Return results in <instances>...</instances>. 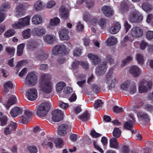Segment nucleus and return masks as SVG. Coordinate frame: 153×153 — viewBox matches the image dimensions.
<instances>
[{
    "label": "nucleus",
    "mask_w": 153,
    "mask_h": 153,
    "mask_svg": "<svg viewBox=\"0 0 153 153\" xmlns=\"http://www.w3.org/2000/svg\"><path fill=\"white\" fill-rule=\"evenodd\" d=\"M113 71L112 69H110L104 79V82L107 84V88L109 90L114 88L117 82L115 75L113 72Z\"/></svg>",
    "instance_id": "f257e3e1"
},
{
    "label": "nucleus",
    "mask_w": 153,
    "mask_h": 153,
    "mask_svg": "<svg viewBox=\"0 0 153 153\" xmlns=\"http://www.w3.org/2000/svg\"><path fill=\"white\" fill-rule=\"evenodd\" d=\"M43 80L42 82L41 88L42 91L46 94L50 93L52 90V87L50 82L48 75L45 74L42 76Z\"/></svg>",
    "instance_id": "f03ea898"
},
{
    "label": "nucleus",
    "mask_w": 153,
    "mask_h": 153,
    "mask_svg": "<svg viewBox=\"0 0 153 153\" xmlns=\"http://www.w3.org/2000/svg\"><path fill=\"white\" fill-rule=\"evenodd\" d=\"M152 83L151 81L143 79L139 82L138 91L140 93H146L150 90L152 87Z\"/></svg>",
    "instance_id": "7ed1b4c3"
},
{
    "label": "nucleus",
    "mask_w": 153,
    "mask_h": 153,
    "mask_svg": "<svg viewBox=\"0 0 153 153\" xmlns=\"http://www.w3.org/2000/svg\"><path fill=\"white\" fill-rule=\"evenodd\" d=\"M50 109V105L48 102H44L38 107L36 112L37 115L40 117L46 116Z\"/></svg>",
    "instance_id": "20e7f679"
},
{
    "label": "nucleus",
    "mask_w": 153,
    "mask_h": 153,
    "mask_svg": "<svg viewBox=\"0 0 153 153\" xmlns=\"http://www.w3.org/2000/svg\"><path fill=\"white\" fill-rule=\"evenodd\" d=\"M143 17L139 12L135 10L131 12L129 17V20L133 23H139L142 20Z\"/></svg>",
    "instance_id": "39448f33"
},
{
    "label": "nucleus",
    "mask_w": 153,
    "mask_h": 153,
    "mask_svg": "<svg viewBox=\"0 0 153 153\" xmlns=\"http://www.w3.org/2000/svg\"><path fill=\"white\" fill-rule=\"evenodd\" d=\"M37 81V76L34 73H28L25 80V84L30 86H34Z\"/></svg>",
    "instance_id": "423d86ee"
},
{
    "label": "nucleus",
    "mask_w": 153,
    "mask_h": 153,
    "mask_svg": "<svg viewBox=\"0 0 153 153\" xmlns=\"http://www.w3.org/2000/svg\"><path fill=\"white\" fill-rule=\"evenodd\" d=\"M49 57V54L43 49H40L37 51L35 54V57L37 60L45 61Z\"/></svg>",
    "instance_id": "0eeeda50"
},
{
    "label": "nucleus",
    "mask_w": 153,
    "mask_h": 153,
    "mask_svg": "<svg viewBox=\"0 0 153 153\" xmlns=\"http://www.w3.org/2000/svg\"><path fill=\"white\" fill-rule=\"evenodd\" d=\"M33 114L29 109L25 110L24 114L22 116L20 120V122L24 124H27L31 120V117Z\"/></svg>",
    "instance_id": "6e6552de"
},
{
    "label": "nucleus",
    "mask_w": 153,
    "mask_h": 153,
    "mask_svg": "<svg viewBox=\"0 0 153 153\" xmlns=\"http://www.w3.org/2000/svg\"><path fill=\"white\" fill-rule=\"evenodd\" d=\"M71 128V126L68 123H65L60 125L58 128V133L61 136H64L67 133V130Z\"/></svg>",
    "instance_id": "1a4fd4ad"
},
{
    "label": "nucleus",
    "mask_w": 153,
    "mask_h": 153,
    "mask_svg": "<svg viewBox=\"0 0 153 153\" xmlns=\"http://www.w3.org/2000/svg\"><path fill=\"white\" fill-rule=\"evenodd\" d=\"M52 120L55 122H59L63 118V113L61 110L56 109L52 112Z\"/></svg>",
    "instance_id": "9d476101"
},
{
    "label": "nucleus",
    "mask_w": 153,
    "mask_h": 153,
    "mask_svg": "<svg viewBox=\"0 0 153 153\" xmlns=\"http://www.w3.org/2000/svg\"><path fill=\"white\" fill-rule=\"evenodd\" d=\"M143 30L139 27H135L131 29L130 35L133 37H140L143 35Z\"/></svg>",
    "instance_id": "9b49d317"
},
{
    "label": "nucleus",
    "mask_w": 153,
    "mask_h": 153,
    "mask_svg": "<svg viewBox=\"0 0 153 153\" xmlns=\"http://www.w3.org/2000/svg\"><path fill=\"white\" fill-rule=\"evenodd\" d=\"M69 33V30L67 28H64L60 30L59 34L60 39L62 41L68 40L70 39Z\"/></svg>",
    "instance_id": "f8f14e48"
},
{
    "label": "nucleus",
    "mask_w": 153,
    "mask_h": 153,
    "mask_svg": "<svg viewBox=\"0 0 153 153\" xmlns=\"http://www.w3.org/2000/svg\"><path fill=\"white\" fill-rule=\"evenodd\" d=\"M66 47L64 45H57L55 46L52 50L53 54L57 55L65 53Z\"/></svg>",
    "instance_id": "ddd939ff"
},
{
    "label": "nucleus",
    "mask_w": 153,
    "mask_h": 153,
    "mask_svg": "<svg viewBox=\"0 0 153 153\" xmlns=\"http://www.w3.org/2000/svg\"><path fill=\"white\" fill-rule=\"evenodd\" d=\"M107 68V63L102 62L100 64L96 69V73L98 76H100L104 74Z\"/></svg>",
    "instance_id": "4468645a"
},
{
    "label": "nucleus",
    "mask_w": 153,
    "mask_h": 153,
    "mask_svg": "<svg viewBox=\"0 0 153 153\" xmlns=\"http://www.w3.org/2000/svg\"><path fill=\"white\" fill-rule=\"evenodd\" d=\"M27 98L31 101L35 100L37 97V90L35 88H31L27 92Z\"/></svg>",
    "instance_id": "2eb2a0df"
},
{
    "label": "nucleus",
    "mask_w": 153,
    "mask_h": 153,
    "mask_svg": "<svg viewBox=\"0 0 153 153\" xmlns=\"http://www.w3.org/2000/svg\"><path fill=\"white\" fill-rule=\"evenodd\" d=\"M102 11L105 16L107 17L112 16L114 14L112 8L109 6H103L102 8Z\"/></svg>",
    "instance_id": "dca6fc26"
},
{
    "label": "nucleus",
    "mask_w": 153,
    "mask_h": 153,
    "mask_svg": "<svg viewBox=\"0 0 153 153\" xmlns=\"http://www.w3.org/2000/svg\"><path fill=\"white\" fill-rule=\"evenodd\" d=\"M129 71L132 76L135 77H138L140 74L139 68L136 65H133L130 67Z\"/></svg>",
    "instance_id": "f3484780"
},
{
    "label": "nucleus",
    "mask_w": 153,
    "mask_h": 153,
    "mask_svg": "<svg viewBox=\"0 0 153 153\" xmlns=\"http://www.w3.org/2000/svg\"><path fill=\"white\" fill-rule=\"evenodd\" d=\"M25 6L22 4H19L16 7L15 12L16 16L17 18L22 16L25 13Z\"/></svg>",
    "instance_id": "a211bd4d"
},
{
    "label": "nucleus",
    "mask_w": 153,
    "mask_h": 153,
    "mask_svg": "<svg viewBox=\"0 0 153 153\" xmlns=\"http://www.w3.org/2000/svg\"><path fill=\"white\" fill-rule=\"evenodd\" d=\"M88 56L90 59L92 64L96 65L98 64L100 61V59L97 55L92 53H89Z\"/></svg>",
    "instance_id": "6ab92c4d"
},
{
    "label": "nucleus",
    "mask_w": 153,
    "mask_h": 153,
    "mask_svg": "<svg viewBox=\"0 0 153 153\" xmlns=\"http://www.w3.org/2000/svg\"><path fill=\"white\" fill-rule=\"evenodd\" d=\"M33 32L35 35L41 36L45 34L46 32L45 29L40 27H36L33 30Z\"/></svg>",
    "instance_id": "aec40b11"
},
{
    "label": "nucleus",
    "mask_w": 153,
    "mask_h": 153,
    "mask_svg": "<svg viewBox=\"0 0 153 153\" xmlns=\"http://www.w3.org/2000/svg\"><path fill=\"white\" fill-rule=\"evenodd\" d=\"M16 102V98L13 95H11L8 101L4 104L6 109H9L10 107L14 104Z\"/></svg>",
    "instance_id": "412c9836"
},
{
    "label": "nucleus",
    "mask_w": 153,
    "mask_h": 153,
    "mask_svg": "<svg viewBox=\"0 0 153 153\" xmlns=\"http://www.w3.org/2000/svg\"><path fill=\"white\" fill-rule=\"evenodd\" d=\"M60 15L62 18L64 19H67L69 17V12L67 9L63 6L61 7L60 9Z\"/></svg>",
    "instance_id": "4be33fe9"
},
{
    "label": "nucleus",
    "mask_w": 153,
    "mask_h": 153,
    "mask_svg": "<svg viewBox=\"0 0 153 153\" xmlns=\"http://www.w3.org/2000/svg\"><path fill=\"white\" fill-rule=\"evenodd\" d=\"M134 125V121L129 120L125 122L124 123V127L126 129L131 131L132 133L134 132L133 126Z\"/></svg>",
    "instance_id": "5701e85b"
},
{
    "label": "nucleus",
    "mask_w": 153,
    "mask_h": 153,
    "mask_svg": "<svg viewBox=\"0 0 153 153\" xmlns=\"http://www.w3.org/2000/svg\"><path fill=\"white\" fill-rule=\"evenodd\" d=\"M55 37L53 35H46L43 36V39L45 42L49 45L52 44Z\"/></svg>",
    "instance_id": "b1692460"
},
{
    "label": "nucleus",
    "mask_w": 153,
    "mask_h": 153,
    "mask_svg": "<svg viewBox=\"0 0 153 153\" xmlns=\"http://www.w3.org/2000/svg\"><path fill=\"white\" fill-rule=\"evenodd\" d=\"M33 7L36 10L40 11L44 9L45 7V5L42 1L41 0H38L35 2Z\"/></svg>",
    "instance_id": "393cba45"
},
{
    "label": "nucleus",
    "mask_w": 153,
    "mask_h": 153,
    "mask_svg": "<svg viewBox=\"0 0 153 153\" xmlns=\"http://www.w3.org/2000/svg\"><path fill=\"white\" fill-rule=\"evenodd\" d=\"M22 112V110L20 108L15 107L11 110L10 114L12 117H15L18 116L19 114H21Z\"/></svg>",
    "instance_id": "a878e982"
},
{
    "label": "nucleus",
    "mask_w": 153,
    "mask_h": 153,
    "mask_svg": "<svg viewBox=\"0 0 153 153\" xmlns=\"http://www.w3.org/2000/svg\"><path fill=\"white\" fill-rule=\"evenodd\" d=\"M120 28V24L119 22H117L114 27L110 28L109 30L111 33L113 34H116L119 31Z\"/></svg>",
    "instance_id": "bb28decb"
},
{
    "label": "nucleus",
    "mask_w": 153,
    "mask_h": 153,
    "mask_svg": "<svg viewBox=\"0 0 153 153\" xmlns=\"http://www.w3.org/2000/svg\"><path fill=\"white\" fill-rule=\"evenodd\" d=\"M13 88V84L10 81L5 82L3 88L4 91L6 93H7L9 91Z\"/></svg>",
    "instance_id": "cd10ccee"
},
{
    "label": "nucleus",
    "mask_w": 153,
    "mask_h": 153,
    "mask_svg": "<svg viewBox=\"0 0 153 153\" xmlns=\"http://www.w3.org/2000/svg\"><path fill=\"white\" fill-rule=\"evenodd\" d=\"M90 115L88 111H85L82 114L79 116L78 118L83 122H85L90 119Z\"/></svg>",
    "instance_id": "c85d7f7f"
},
{
    "label": "nucleus",
    "mask_w": 153,
    "mask_h": 153,
    "mask_svg": "<svg viewBox=\"0 0 153 153\" xmlns=\"http://www.w3.org/2000/svg\"><path fill=\"white\" fill-rule=\"evenodd\" d=\"M33 23L34 24H39L41 23L42 21V17L39 15H34L32 19Z\"/></svg>",
    "instance_id": "c756f323"
},
{
    "label": "nucleus",
    "mask_w": 153,
    "mask_h": 153,
    "mask_svg": "<svg viewBox=\"0 0 153 153\" xmlns=\"http://www.w3.org/2000/svg\"><path fill=\"white\" fill-rule=\"evenodd\" d=\"M110 146L112 148L115 149L118 148L119 144L116 138H112L109 140Z\"/></svg>",
    "instance_id": "7c9ffc66"
},
{
    "label": "nucleus",
    "mask_w": 153,
    "mask_h": 153,
    "mask_svg": "<svg viewBox=\"0 0 153 153\" xmlns=\"http://www.w3.org/2000/svg\"><path fill=\"white\" fill-rule=\"evenodd\" d=\"M107 19L104 18H101L98 21V23L101 29H104L106 28L107 26Z\"/></svg>",
    "instance_id": "2f4dec72"
},
{
    "label": "nucleus",
    "mask_w": 153,
    "mask_h": 153,
    "mask_svg": "<svg viewBox=\"0 0 153 153\" xmlns=\"http://www.w3.org/2000/svg\"><path fill=\"white\" fill-rule=\"evenodd\" d=\"M137 116L138 118H140L145 120L148 123L150 119L148 117L147 114L145 113L142 112H139L137 114Z\"/></svg>",
    "instance_id": "473e14b6"
},
{
    "label": "nucleus",
    "mask_w": 153,
    "mask_h": 153,
    "mask_svg": "<svg viewBox=\"0 0 153 153\" xmlns=\"http://www.w3.org/2000/svg\"><path fill=\"white\" fill-rule=\"evenodd\" d=\"M130 83L131 81L129 80L123 82L120 85L121 90L124 91H127L130 86Z\"/></svg>",
    "instance_id": "72a5a7b5"
},
{
    "label": "nucleus",
    "mask_w": 153,
    "mask_h": 153,
    "mask_svg": "<svg viewBox=\"0 0 153 153\" xmlns=\"http://www.w3.org/2000/svg\"><path fill=\"white\" fill-rule=\"evenodd\" d=\"M136 59L138 63L140 65H143L144 63V58L143 56L140 53H138L136 55Z\"/></svg>",
    "instance_id": "f704fd0d"
},
{
    "label": "nucleus",
    "mask_w": 153,
    "mask_h": 153,
    "mask_svg": "<svg viewBox=\"0 0 153 153\" xmlns=\"http://www.w3.org/2000/svg\"><path fill=\"white\" fill-rule=\"evenodd\" d=\"M24 43H22L19 45L17 48V54L18 56H21L23 54V50L25 46Z\"/></svg>",
    "instance_id": "c9c22d12"
},
{
    "label": "nucleus",
    "mask_w": 153,
    "mask_h": 153,
    "mask_svg": "<svg viewBox=\"0 0 153 153\" xmlns=\"http://www.w3.org/2000/svg\"><path fill=\"white\" fill-rule=\"evenodd\" d=\"M117 42V38L114 36L110 37L107 40V44L112 46L115 45Z\"/></svg>",
    "instance_id": "e433bc0d"
},
{
    "label": "nucleus",
    "mask_w": 153,
    "mask_h": 153,
    "mask_svg": "<svg viewBox=\"0 0 153 153\" xmlns=\"http://www.w3.org/2000/svg\"><path fill=\"white\" fill-rule=\"evenodd\" d=\"M55 143L56 147L58 148H62L63 145V141L62 139L61 138H57L55 140Z\"/></svg>",
    "instance_id": "4c0bfd02"
},
{
    "label": "nucleus",
    "mask_w": 153,
    "mask_h": 153,
    "mask_svg": "<svg viewBox=\"0 0 153 153\" xmlns=\"http://www.w3.org/2000/svg\"><path fill=\"white\" fill-rule=\"evenodd\" d=\"M30 17L27 16L23 18L20 19V21L22 24L23 27L28 25L29 24Z\"/></svg>",
    "instance_id": "58836bf2"
},
{
    "label": "nucleus",
    "mask_w": 153,
    "mask_h": 153,
    "mask_svg": "<svg viewBox=\"0 0 153 153\" xmlns=\"http://www.w3.org/2000/svg\"><path fill=\"white\" fill-rule=\"evenodd\" d=\"M65 86L66 84L65 83L62 81L59 82L56 84V91L57 92L61 91Z\"/></svg>",
    "instance_id": "ea45409f"
},
{
    "label": "nucleus",
    "mask_w": 153,
    "mask_h": 153,
    "mask_svg": "<svg viewBox=\"0 0 153 153\" xmlns=\"http://www.w3.org/2000/svg\"><path fill=\"white\" fill-rule=\"evenodd\" d=\"M10 6L9 4L7 2L2 4L0 6V10L1 11L5 12L9 9Z\"/></svg>",
    "instance_id": "a19ab883"
},
{
    "label": "nucleus",
    "mask_w": 153,
    "mask_h": 153,
    "mask_svg": "<svg viewBox=\"0 0 153 153\" xmlns=\"http://www.w3.org/2000/svg\"><path fill=\"white\" fill-rule=\"evenodd\" d=\"M152 6L148 4V3H143L142 5V9L145 11H149L152 8Z\"/></svg>",
    "instance_id": "79ce46f5"
},
{
    "label": "nucleus",
    "mask_w": 153,
    "mask_h": 153,
    "mask_svg": "<svg viewBox=\"0 0 153 153\" xmlns=\"http://www.w3.org/2000/svg\"><path fill=\"white\" fill-rule=\"evenodd\" d=\"M60 22V19L57 17H55L51 19L50 24L52 26H56L59 24Z\"/></svg>",
    "instance_id": "37998d69"
},
{
    "label": "nucleus",
    "mask_w": 153,
    "mask_h": 153,
    "mask_svg": "<svg viewBox=\"0 0 153 153\" xmlns=\"http://www.w3.org/2000/svg\"><path fill=\"white\" fill-rule=\"evenodd\" d=\"M30 29L29 28L25 30L22 32V36L25 39L29 38L31 36Z\"/></svg>",
    "instance_id": "c03bdc74"
},
{
    "label": "nucleus",
    "mask_w": 153,
    "mask_h": 153,
    "mask_svg": "<svg viewBox=\"0 0 153 153\" xmlns=\"http://www.w3.org/2000/svg\"><path fill=\"white\" fill-rule=\"evenodd\" d=\"M133 59V57L131 56H128L126 57L122 62V65L125 66L126 64L128 63Z\"/></svg>",
    "instance_id": "a18cd8bd"
},
{
    "label": "nucleus",
    "mask_w": 153,
    "mask_h": 153,
    "mask_svg": "<svg viewBox=\"0 0 153 153\" xmlns=\"http://www.w3.org/2000/svg\"><path fill=\"white\" fill-rule=\"evenodd\" d=\"M121 134V131L118 128H115L114 129L113 132V136L117 137H119Z\"/></svg>",
    "instance_id": "49530a36"
},
{
    "label": "nucleus",
    "mask_w": 153,
    "mask_h": 153,
    "mask_svg": "<svg viewBox=\"0 0 153 153\" xmlns=\"http://www.w3.org/2000/svg\"><path fill=\"white\" fill-rule=\"evenodd\" d=\"M17 126V124L16 123L12 122L10 124L7 126L9 127L10 129L13 132L16 130Z\"/></svg>",
    "instance_id": "de8ad7c7"
},
{
    "label": "nucleus",
    "mask_w": 153,
    "mask_h": 153,
    "mask_svg": "<svg viewBox=\"0 0 153 153\" xmlns=\"http://www.w3.org/2000/svg\"><path fill=\"white\" fill-rule=\"evenodd\" d=\"M17 126V124L16 123L12 122L10 124L7 126L9 127L10 129L13 132L16 130Z\"/></svg>",
    "instance_id": "09e8293b"
},
{
    "label": "nucleus",
    "mask_w": 153,
    "mask_h": 153,
    "mask_svg": "<svg viewBox=\"0 0 153 153\" xmlns=\"http://www.w3.org/2000/svg\"><path fill=\"white\" fill-rule=\"evenodd\" d=\"M15 33V31L13 30L10 29L4 33V36L7 37H9L14 35Z\"/></svg>",
    "instance_id": "8fccbe9b"
},
{
    "label": "nucleus",
    "mask_w": 153,
    "mask_h": 153,
    "mask_svg": "<svg viewBox=\"0 0 153 153\" xmlns=\"http://www.w3.org/2000/svg\"><path fill=\"white\" fill-rule=\"evenodd\" d=\"M1 125L2 126H5L7 124V118L6 116H2L0 118Z\"/></svg>",
    "instance_id": "3c124183"
},
{
    "label": "nucleus",
    "mask_w": 153,
    "mask_h": 153,
    "mask_svg": "<svg viewBox=\"0 0 153 153\" xmlns=\"http://www.w3.org/2000/svg\"><path fill=\"white\" fill-rule=\"evenodd\" d=\"M6 50L8 53L13 55L14 53L15 49L13 47H8L6 48Z\"/></svg>",
    "instance_id": "603ef678"
},
{
    "label": "nucleus",
    "mask_w": 153,
    "mask_h": 153,
    "mask_svg": "<svg viewBox=\"0 0 153 153\" xmlns=\"http://www.w3.org/2000/svg\"><path fill=\"white\" fill-rule=\"evenodd\" d=\"M85 4L87 7L89 9L92 8L94 6V3L91 0H86Z\"/></svg>",
    "instance_id": "864d4df0"
},
{
    "label": "nucleus",
    "mask_w": 153,
    "mask_h": 153,
    "mask_svg": "<svg viewBox=\"0 0 153 153\" xmlns=\"http://www.w3.org/2000/svg\"><path fill=\"white\" fill-rule=\"evenodd\" d=\"M13 27L16 29H20L23 27V26L21 22L20 21V19L18 22L15 23L13 25Z\"/></svg>",
    "instance_id": "5fc2aeb1"
},
{
    "label": "nucleus",
    "mask_w": 153,
    "mask_h": 153,
    "mask_svg": "<svg viewBox=\"0 0 153 153\" xmlns=\"http://www.w3.org/2000/svg\"><path fill=\"white\" fill-rule=\"evenodd\" d=\"M146 38L149 40L153 39V31L149 30L147 31L146 34Z\"/></svg>",
    "instance_id": "6e6d98bb"
},
{
    "label": "nucleus",
    "mask_w": 153,
    "mask_h": 153,
    "mask_svg": "<svg viewBox=\"0 0 153 153\" xmlns=\"http://www.w3.org/2000/svg\"><path fill=\"white\" fill-rule=\"evenodd\" d=\"M58 105L60 107L64 109L67 108L68 106V105L67 103H64L62 101L58 102Z\"/></svg>",
    "instance_id": "4d7b16f0"
},
{
    "label": "nucleus",
    "mask_w": 153,
    "mask_h": 153,
    "mask_svg": "<svg viewBox=\"0 0 153 153\" xmlns=\"http://www.w3.org/2000/svg\"><path fill=\"white\" fill-rule=\"evenodd\" d=\"M106 60L107 62L109 63L110 65L115 63L114 59L111 55H107L106 58Z\"/></svg>",
    "instance_id": "13d9d810"
},
{
    "label": "nucleus",
    "mask_w": 153,
    "mask_h": 153,
    "mask_svg": "<svg viewBox=\"0 0 153 153\" xmlns=\"http://www.w3.org/2000/svg\"><path fill=\"white\" fill-rule=\"evenodd\" d=\"M65 61V59L63 57H59L57 59L56 64L58 65L62 64L64 63Z\"/></svg>",
    "instance_id": "bf43d9fd"
},
{
    "label": "nucleus",
    "mask_w": 153,
    "mask_h": 153,
    "mask_svg": "<svg viewBox=\"0 0 153 153\" xmlns=\"http://www.w3.org/2000/svg\"><path fill=\"white\" fill-rule=\"evenodd\" d=\"M103 104L102 101L99 100H97L95 101L94 106L95 108H97L98 107L102 106Z\"/></svg>",
    "instance_id": "052dcab7"
},
{
    "label": "nucleus",
    "mask_w": 153,
    "mask_h": 153,
    "mask_svg": "<svg viewBox=\"0 0 153 153\" xmlns=\"http://www.w3.org/2000/svg\"><path fill=\"white\" fill-rule=\"evenodd\" d=\"M91 16V15L88 12H85L83 15V19L85 21H88L90 19Z\"/></svg>",
    "instance_id": "680f3d73"
},
{
    "label": "nucleus",
    "mask_w": 153,
    "mask_h": 153,
    "mask_svg": "<svg viewBox=\"0 0 153 153\" xmlns=\"http://www.w3.org/2000/svg\"><path fill=\"white\" fill-rule=\"evenodd\" d=\"M28 149L30 153H36L37 151V148L34 146H29Z\"/></svg>",
    "instance_id": "e2e57ef3"
},
{
    "label": "nucleus",
    "mask_w": 153,
    "mask_h": 153,
    "mask_svg": "<svg viewBox=\"0 0 153 153\" xmlns=\"http://www.w3.org/2000/svg\"><path fill=\"white\" fill-rule=\"evenodd\" d=\"M91 89L94 93L97 94L98 91L100 90L99 87L95 85H91Z\"/></svg>",
    "instance_id": "0e129e2a"
},
{
    "label": "nucleus",
    "mask_w": 153,
    "mask_h": 153,
    "mask_svg": "<svg viewBox=\"0 0 153 153\" xmlns=\"http://www.w3.org/2000/svg\"><path fill=\"white\" fill-rule=\"evenodd\" d=\"M91 135L94 138H97L101 136V134L96 132L94 130L91 131Z\"/></svg>",
    "instance_id": "69168bd1"
},
{
    "label": "nucleus",
    "mask_w": 153,
    "mask_h": 153,
    "mask_svg": "<svg viewBox=\"0 0 153 153\" xmlns=\"http://www.w3.org/2000/svg\"><path fill=\"white\" fill-rule=\"evenodd\" d=\"M82 53L81 50L78 48L76 49L74 51V55L76 56H80Z\"/></svg>",
    "instance_id": "338daca9"
},
{
    "label": "nucleus",
    "mask_w": 153,
    "mask_h": 153,
    "mask_svg": "<svg viewBox=\"0 0 153 153\" xmlns=\"http://www.w3.org/2000/svg\"><path fill=\"white\" fill-rule=\"evenodd\" d=\"M136 91V86L134 85H133L130 88L129 93L130 94H134Z\"/></svg>",
    "instance_id": "774afa93"
}]
</instances>
